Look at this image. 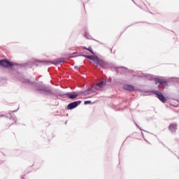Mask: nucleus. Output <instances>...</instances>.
Wrapping results in <instances>:
<instances>
[{
  "label": "nucleus",
  "mask_w": 179,
  "mask_h": 179,
  "mask_svg": "<svg viewBox=\"0 0 179 179\" xmlns=\"http://www.w3.org/2000/svg\"><path fill=\"white\" fill-rule=\"evenodd\" d=\"M159 143H161V145H163V142L162 141H159Z\"/></svg>",
  "instance_id": "nucleus-35"
},
{
  "label": "nucleus",
  "mask_w": 179,
  "mask_h": 179,
  "mask_svg": "<svg viewBox=\"0 0 179 179\" xmlns=\"http://www.w3.org/2000/svg\"><path fill=\"white\" fill-rule=\"evenodd\" d=\"M77 93L78 94V96H79L80 94H87V92H86V90H85V91L81 90V91H80V92H77Z\"/></svg>",
  "instance_id": "nucleus-18"
},
{
  "label": "nucleus",
  "mask_w": 179,
  "mask_h": 179,
  "mask_svg": "<svg viewBox=\"0 0 179 179\" xmlns=\"http://www.w3.org/2000/svg\"><path fill=\"white\" fill-rule=\"evenodd\" d=\"M66 96L69 99V100H75V99L79 96V94L75 91L71 92H66Z\"/></svg>",
  "instance_id": "nucleus-9"
},
{
  "label": "nucleus",
  "mask_w": 179,
  "mask_h": 179,
  "mask_svg": "<svg viewBox=\"0 0 179 179\" xmlns=\"http://www.w3.org/2000/svg\"><path fill=\"white\" fill-rule=\"evenodd\" d=\"M68 122L66 121V122H65V124H66Z\"/></svg>",
  "instance_id": "nucleus-43"
},
{
  "label": "nucleus",
  "mask_w": 179,
  "mask_h": 179,
  "mask_svg": "<svg viewBox=\"0 0 179 179\" xmlns=\"http://www.w3.org/2000/svg\"><path fill=\"white\" fill-rule=\"evenodd\" d=\"M73 55L75 56H71V58H75V57H84V58H87L88 59H90V61H93L94 64H96V65L101 68V69H108V68H110V63L101 59L97 55H85L83 54V52H81L80 53L78 52H73Z\"/></svg>",
  "instance_id": "nucleus-3"
},
{
  "label": "nucleus",
  "mask_w": 179,
  "mask_h": 179,
  "mask_svg": "<svg viewBox=\"0 0 179 179\" xmlns=\"http://www.w3.org/2000/svg\"><path fill=\"white\" fill-rule=\"evenodd\" d=\"M84 104H85V106H87V104H93V103H92V101H90V100H87V101H84Z\"/></svg>",
  "instance_id": "nucleus-19"
},
{
  "label": "nucleus",
  "mask_w": 179,
  "mask_h": 179,
  "mask_svg": "<svg viewBox=\"0 0 179 179\" xmlns=\"http://www.w3.org/2000/svg\"><path fill=\"white\" fill-rule=\"evenodd\" d=\"M133 76L136 77V74H133Z\"/></svg>",
  "instance_id": "nucleus-37"
},
{
  "label": "nucleus",
  "mask_w": 179,
  "mask_h": 179,
  "mask_svg": "<svg viewBox=\"0 0 179 179\" xmlns=\"http://www.w3.org/2000/svg\"><path fill=\"white\" fill-rule=\"evenodd\" d=\"M110 52H113V49L112 48L110 49Z\"/></svg>",
  "instance_id": "nucleus-39"
},
{
  "label": "nucleus",
  "mask_w": 179,
  "mask_h": 179,
  "mask_svg": "<svg viewBox=\"0 0 179 179\" xmlns=\"http://www.w3.org/2000/svg\"><path fill=\"white\" fill-rule=\"evenodd\" d=\"M143 139L145 142H147V143H149V141L146 138H145V137H143Z\"/></svg>",
  "instance_id": "nucleus-30"
},
{
  "label": "nucleus",
  "mask_w": 179,
  "mask_h": 179,
  "mask_svg": "<svg viewBox=\"0 0 179 179\" xmlns=\"http://www.w3.org/2000/svg\"><path fill=\"white\" fill-rule=\"evenodd\" d=\"M97 90H98V89H97V87H96V86H92V87H88L85 90V92H87L86 95L92 94V93H95L96 92H97Z\"/></svg>",
  "instance_id": "nucleus-13"
},
{
  "label": "nucleus",
  "mask_w": 179,
  "mask_h": 179,
  "mask_svg": "<svg viewBox=\"0 0 179 179\" xmlns=\"http://www.w3.org/2000/svg\"><path fill=\"white\" fill-rule=\"evenodd\" d=\"M84 50H87V51H89L91 54L95 55L96 52L93 50V48H92V46H89L88 48H86L84 46Z\"/></svg>",
  "instance_id": "nucleus-16"
},
{
  "label": "nucleus",
  "mask_w": 179,
  "mask_h": 179,
  "mask_svg": "<svg viewBox=\"0 0 179 179\" xmlns=\"http://www.w3.org/2000/svg\"><path fill=\"white\" fill-rule=\"evenodd\" d=\"M84 36H85V37L86 38H88V39L90 38H89V36H90V35H89V34H87V32H85V34H84Z\"/></svg>",
  "instance_id": "nucleus-24"
},
{
  "label": "nucleus",
  "mask_w": 179,
  "mask_h": 179,
  "mask_svg": "<svg viewBox=\"0 0 179 179\" xmlns=\"http://www.w3.org/2000/svg\"><path fill=\"white\" fill-rule=\"evenodd\" d=\"M39 94H44L45 96H54L55 98H53L54 100H57L58 96L62 97V99H65V96L66 93L59 90H57L55 92L52 91V87L50 85H42L40 86V85L38 84V88L35 90Z\"/></svg>",
  "instance_id": "nucleus-2"
},
{
  "label": "nucleus",
  "mask_w": 179,
  "mask_h": 179,
  "mask_svg": "<svg viewBox=\"0 0 179 179\" xmlns=\"http://www.w3.org/2000/svg\"><path fill=\"white\" fill-rule=\"evenodd\" d=\"M1 163H3V161H0V164H1Z\"/></svg>",
  "instance_id": "nucleus-36"
},
{
  "label": "nucleus",
  "mask_w": 179,
  "mask_h": 179,
  "mask_svg": "<svg viewBox=\"0 0 179 179\" xmlns=\"http://www.w3.org/2000/svg\"><path fill=\"white\" fill-rule=\"evenodd\" d=\"M74 69H79V66H74Z\"/></svg>",
  "instance_id": "nucleus-32"
},
{
  "label": "nucleus",
  "mask_w": 179,
  "mask_h": 179,
  "mask_svg": "<svg viewBox=\"0 0 179 179\" xmlns=\"http://www.w3.org/2000/svg\"><path fill=\"white\" fill-rule=\"evenodd\" d=\"M65 61H66V59L64 57L52 61L35 59L34 62L27 61L25 63L18 64V65H15V66H20V68H24L25 69H30V68H33L34 65L36 66H43V65H60V64L65 62Z\"/></svg>",
  "instance_id": "nucleus-1"
},
{
  "label": "nucleus",
  "mask_w": 179,
  "mask_h": 179,
  "mask_svg": "<svg viewBox=\"0 0 179 179\" xmlns=\"http://www.w3.org/2000/svg\"><path fill=\"white\" fill-rule=\"evenodd\" d=\"M175 156H176V157H178V160H179V157L178 156L177 154H173Z\"/></svg>",
  "instance_id": "nucleus-33"
},
{
  "label": "nucleus",
  "mask_w": 179,
  "mask_h": 179,
  "mask_svg": "<svg viewBox=\"0 0 179 179\" xmlns=\"http://www.w3.org/2000/svg\"><path fill=\"white\" fill-rule=\"evenodd\" d=\"M19 110V107L15 110H11L9 113H8V116H9V119L10 120H13L15 122V124H16L17 122V117H16V116L15 115H12V113H17V111Z\"/></svg>",
  "instance_id": "nucleus-10"
},
{
  "label": "nucleus",
  "mask_w": 179,
  "mask_h": 179,
  "mask_svg": "<svg viewBox=\"0 0 179 179\" xmlns=\"http://www.w3.org/2000/svg\"><path fill=\"white\" fill-rule=\"evenodd\" d=\"M6 117V118H9V113L6 115H0V118Z\"/></svg>",
  "instance_id": "nucleus-22"
},
{
  "label": "nucleus",
  "mask_w": 179,
  "mask_h": 179,
  "mask_svg": "<svg viewBox=\"0 0 179 179\" xmlns=\"http://www.w3.org/2000/svg\"><path fill=\"white\" fill-rule=\"evenodd\" d=\"M115 69H116V72H117V73H118V69H120V68H121L120 66H116V67H115Z\"/></svg>",
  "instance_id": "nucleus-25"
},
{
  "label": "nucleus",
  "mask_w": 179,
  "mask_h": 179,
  "mask_svg": "<svg viewBox=\"0 0 179 179\" xmlns=\"http://www.w3.org/2000/svg\"><path fill=\"white\" fill-rule=\"evenodd\" d=\"M131 1H132V2H134L135 3V1H134V0H131Z\"/></svg>",
  "instance_id": "nucleus-42"
},
{
  "label": "nucleus",
  "mask_w": 179,
  "mask_h": 179,
  "mask_svg": "<svg viewBox=\"0 0 179 179\" xmlns=\"http://www.w3.org/2000/svg\"><path fill=\"white\" fill-rule=\"evenodd\" d=\"M162 145H163L164 148H165L166 149H169V147L166 146V145H164V143H163Z\"/></svg>",
  "instance_id": "nucleus-29"
},
{
  "label": "nucleus",
  "mask_w": 179,
  "mask_h": 179,
  "mask_svg": "<svg viewBox=\"0 0 179 179\" xmlns=\"http://www.w3.org/2000/svg\"><path fill=\"white\" fill-rule=\"evenodd\" d=\"M0 82H1V79H0Z\"/></svg>",
  "instance_id": "nucleus-44"
},
{
  "label": "nucleus",
  "mask_w": 179,
  "mask_h": 179,
  "mask_svg": "<svg viewBox=\"0 0 179 179\" xmlns=\"http://www.w3.org/2000/svg\"><path fill=\"white\" fill-rule=\"evenodd\" d=\"M143 74H145V73H143L141 75L137 74V75H136V77H137V78H145V76H143Z\"/></svg>",
  "instance_id": "nucleus-23"
},
{
  "label": "nucleus",
  "mask_w": 179,
  "mask_h": 179,
  "mask_svg": "<svg viewBox=\"0 0 179 179\" xmlns=\"http://www.w3.org/2000/svg\"><path fill=\"white\" fill-rule=\"evenodd\" d=\"M16 65H19V63L13 62L8 59V58L0 59V66L5 68V69H11V71H13V68H15Z\"/></svg>",
  "instance_id": "nucleus-5"
},
{
  "label": "nucleus",
  "mask_w": 179,
  "mask_h": 179,
  "mask_svg": "<svg viewBox=\"0 0 179 179\" xmlns=\"http://www.w3.org/2000/svg\"><path fill=\"white\" fill-rule=\"evenodd\" d=\"M141 135H142V136H143V132H141Z\"/></svg>",
  "instance_id": "nucleus-38"
},
{
  "label": "nucleus",
  "mask_w": 179,
  "mask_h": 179,
  "mask_svg": "<svg viewBox=\"0 0 179 179\" xmlns=\"http://www.w3.org/2000/svg\"><path fill=\"white\" fill-rule=\"evenodd\" d=\"M52 138H55V134H52Z\"/></svg>",
  "instance_id": "nucleus-34"
},
{
  "label": "nucleus",
  "mask_w": 179,
  "mask_h": 179,
  "mask_svg": "<svg viewBox=\"0 0 179 179\" xmlns=\"http://www.w3.org/2000/svg\"><path fill=\"white\" fill-rule=\"evenodd\" d=\"M173 107H175L176 108H177L178 107H179V105L177 104V105H174V104H172Z\"/></svg>",
  "instance_id": "nucleus-26"
},
{
  "label": "nucleus",
  "mask_w": 179,
  "mask_h": 179,
  "mask_svg": "<svg viewBox=\"0 0 179 179\" xmlns=\"http://www.w3.org/2000/svg\"><path fill=\"white\" fill-rule=\"evenodd\" d=\"M93 40H94V41H96V43H99V44H103V43H100V41H97L96 39H93Z\"/></svg>",
  "instance_id": "nucleus-27"
},
{
  "label": "nucleus",
  "mask_w": 179,
  "mask_h": 179,
  "mask_svg": "<svg viewBox=\"0 0 179 179\" xmlns=\"http://www.w3.org/2000/svg\"><path fill=\"white\" fill-rule=\"evenodd\" d=\"M41 138H43L44 141H50V138H48V136H47V133L42 132L41 134Z\"/></svg>",
  "instance_id": "nucleus-15"
},
{
  "label": "nucleus",
  "mask_w": 179,
  "mask_h": 179,
  "mask_svg": "<svg viewBox=\"0 0 179 179\" xmlns=\"http://www.w3.org/2000/svg\"><path fill=\"white\" fill-rule=\"evenodd\" d=\"M83 50H85V47H83V46H81L80 48H77V51H80V52H82V51H83Z\"/></svg>",
  "instance_id": "nucleus-21"
},
{
  "label": "nucleus",
  "mask_w": 179,
  "mask_h": 179,
  "mask_svg": "<svg viewBox=\"0 0 179 179\" xmlns=\"http://www.w3.org/2000/svg\"><path fill=\"white\" fill-rule=\"evenodd\" d=\"M158 29H163V26L162 25H157Z\"/></svg>",
  "instance_id": "nucleus-28"
},
{
  "label": "nucleus",
  "mask_w": 179,
  "mask_h": 179,
  "mask_svg": "<svg viewBox=\"0 0 179 179\" xmlns=\"http://www.w3.org/2000/svg\"><path fill=\"white\" fill-rule=\"evenodd\" d=\"M167 149H168L169 152H171V153H173L174 155V153L173 152V151H171V150L170 148H168Z\"/></svg>",
  "instance_id": "nucleus-31"
},
{
  "label": "nucleus",
  "mask_w": 179,
  "mask_h": 179,
  "mask_svg": "<svg viewBox=\"0 0 179 179\" xmlns=\"http://www.w3.org/2000/svg\"><path fill=\"white\" fill-rule=\"evenodd\" d=\"M14 74L15 78H18L24 85H27L28 83L30 84L31 86H35V85H37L36 82L31 81L30 79L24 78V75L17 71H14Z\"/></svg>",
  "instance_id": "nucleus-6"
},
{
  "label": "nucleus",
  "mask_w": 179,
  "mask_h": 179,
  "mask_svg": "<svg viewBox=\"0 0 179 179\" xmlns=\"http://www.w3.org/2000/svg\"><path fill=\"white\" fill-rule=\"evenodd\" d=\"M106 85H107V80H103L101 83H99L98 84L96 85V89L97 87H99V89H103V87H104V86H106Z\"/></svg>",
  "instance_id": "nucleus-14"
},
{
  "label": "nucleus",
  "mask_w": 179,
  "mask_h": 179,
  "mask_svg": "<svg viewBox=\"0 0 179 179\" xmlns=\"http://www.w3.org/2000/svg\"><path fill=\"white\" fill-rule=\"evenodd\" d=\"M152 93H153V94H155L157 99L159 101H162V103H166V101H167V98L164 96V94H163V92L154 90L152 91Z\"/></svg>",
  "instance_id": "nucleus-7"
},
{
  "label": "nucleus",
  "mask_w": 179,
  "mask_h": 179,
  "mask_svg": "<svg viewBox=\"0 0 179 179\" xmlns=\"http://www.w3.org/2000/svg\"><path fill=\"white\" fill-rule=\"evenodd\" d=\"M12 125H13V124H10L9 127H12Z\"/></svg>",
  "instance_id": "nucleus-40"
},
{
  "label": "nucleus",
  "mask_w": 179,
  "mask_h": 179,
  "mask_svg": "<svg viewBox=\"0 0 179 179\" xmlns=\"http://www.w3.org/2000/svg\"><path fill=\"white\" fill-rule=\"evenodd\" d=\"M145 78H150L151 80H154L155 85H161L164 89L169 87V80H166V77L160 76H154L150 73H144Z\"/></svg>",
  "instance_id": "nucleus-4"
},
{
  "label": "nucleus",
  "mask_w": 179,
  "mask_h": 179,
  "mask_svg": "<svg viewBox=\"0 0 179 179\" xmlns=\"http://www.w3.org/2000/svg\"><path fill=\"white\" fill-rule=\"evenodd\" d=\"M135 125H136V127L138 129H140V131H143L144 132H148V133H149V131H145V130H144V129H142L141 128V127H139V125H138V124L135 123Z\"/></svg>",
  "instance_id": "nucleus-20"
},
{
  "label": "nucleus",
  "mask_w": 179,
  "mask_h": 179,
  "mask_svg": "<svg viewBox=\"0 0 179 179\" xmlns=\"http://www.w3.org/2000/svg\"><path fill=\"white\" fill-rule=\"evenodd\" d=\"M177 127H178L177 123H171L169 126V130L171 134H174L177 131Z\"/></svg>",
  "instance_id": "nucleus-12"
},
{
  "label": "nucleus",
  "mask_w": 179,
  "mask_h": 179,
  "mask_svg": "<svg viewBox=\"0 0 179 179\" xmlns=\"http://www.w3.org/2000/svg\"><path fill=\"white\" fill-rule=\"evenodd\" d=\"M80 104H82L81 100L74 101L67 105L66 110H74V108H76V107L80 106Z\"/></svg>",
  "instance_id": "nucleus-8"
},
{
  "label": "nucleus",
  "mask_w": 179,
  "mask_h": 179,
  "mask_svg": "<svg viewBox=\"0 0 179 179\" xmlns=\"http://www.w3.org/2000/svg\"><path fill=\"white\" fill-rule=\"evenodd\" d=\"M22 179H24V178L23 177V176H22V178H21Z\"/></svg>",
  "instance_id": "nucleus-41"
},
{
  "label": "nucleus",
  "mask_w": 179,
  "mask_h": 179,
  "mask_svg": "<svg viewBox=\"0 0 179 179\" xmlns=\"http://www.w3.org/2000/svg\"><path fill=\"white\" fill-rule=\"evenodd\" d=\"M120 68H122V69H126L129 73H135V71L133 69H129L127 67L125 66H120Z\"/></svg>",
  "instance_id": "nucleus-17"
},
{
  "label": "nucleus",
  "mask_w": 179,
  "mask_h": 179,
  "mask_svg": "<svg viewBox=\"0 0 179 179\" xmlns=\"http://www.w3.org/2000/svg\"><path fill=\"white\" fill-rule=\"evenodd\" d=\"M123 89L126 90V92H135V86L131 84H126L123 86Z\"/></svg>",
  "instance_id": "nucleus-11"
}]
</instances>
